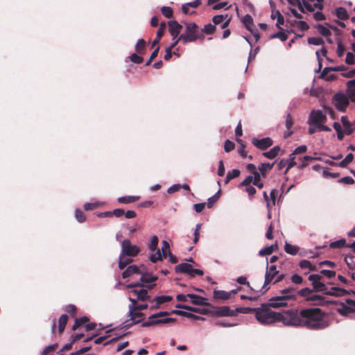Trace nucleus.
<instances>
[{
	"label": "nucleus",
	"instance_id": "obj_1",
	"mask_svg": "<svg viewBox=\"0 0 355 355\" xmlns=\"http://www.w3.org/2000/svg\"><path fill=\"white\" fill-rule=\"evenodd\" d=\"M302 327L310 329H322L329 326L323 312L319 308H311L300 311Z\"/></svg>",
	"mask_w": 355,
	"mask_h": 355
},
{
	"label": "nucleus",
	"instance_id": "obj_2",
	"mask_svg": "<svg viewBox=\"0 0 355 355\" xmlns=\"http://www.w3.org/2000/svg\"><path fill=\"white\" fill-rule=\"evenodd\" d=\"M254 313L257 322L262 325H272L279 320L280 313L271 309L268 303L262 304L259 307L248 309Z\"/></svg>",
	"mask_w": 355,
	"mask_h": 355
},
{
	"label": "nucleus",
	"instance_id": "obj_3",
	"mask_svg": "<svg viewBox=\"0 0 355 355\" xmlns=\"http://www.w3.org/2000/svg\"><path fill=\"white\" fill-rule=\"evenodd\" d=\"M308 279L311 282L313 287L316 291L323 292L329 295H339L343 291L342 289L337 287H331V291H327L326 285L321 282V277L319 275H310Z\"/></svg>",
	"mask_w": 355,
	"mask_h": 355
},
{
	"label": "nucleus",
	"instance_id": "obj_4",
	"mask_svg": "<svg viewBox=\"0 0 355 355\" xmlns=\"http://www.w3.org/2000/svg\"><path fill=\"white\" fill-rule=\"evenodd\" d=\"M185 32L179 36V40L184 44L191 42L198 39L197 25L195 23H187Z\"/></svg>",
	"mask_w": 355,
	"mask_h": 355
},
{
	"label": "nucleus",
	"instance_id": "obj_5",
	"mask_svg": "<svg viewBox=\"0 0 355 355\" xmlns=\"http://www.w3.org/2000/svg\"><path fill=\"white\" fill-rule=\"evenodd\" d=\"M141 275L140 281L135 283L130 284L126 286L127 288H135V287H145L151 289L154 286V282L157 279V277L154 275H151L147 273H140Z\"/></svg>",
	"mask_w": 355,
	"mask_h": 355
},
{
	"label": "nucleus",
	"instance_id": "obj_6",
	"mask_svg": "<svg viewBox=\"0 0 355 355\" xmlns=\"http://www.w3.org/2000/svg\"><path fill=\"white\" fill-rule=\"evenodd\" d=\"M278 322H282L285 326L302 327L300 313H289L286 315H283L280 313L279 320H278Z\"/></svg>",
	"mask_w": 355,
	"mask_h": 355
},
{
	"label": "nucleus",
	"instance_id": "obj_7",
	"mask_svg": "<svg viewBox=\"0 0 355 355\" xmlns=\"http://www.w3.org/2000/svg\"><path fill=\"white\" fill-rule=\"evenodd\" d=\"M121 253L130 257H136L140 252V248L137 245L132 244L128 239L122 241L121 242Z\"/></svg>",
	"mask_w": 355,
	"mask_h": 355
},
{
	"label": "nucleus",
	"instance_id": "obj_8",
	"mask_svg": "<svg viewBox=\"0 0 355 355\" xmlns=\"http://www.w3.org/2000/svg\"><path fill=\"white\" fill-rule=\"evenodd\" d=\"M278 273H279V271L277 270V268L275 265L268 266V263H266L265 280H264V284H263V286L262 288L263 291L262 292V293H264L269 289V288L267 287L268 284H269L270 282H272V281L273 280L275 277L277 276L278 275Z\"/></svg>",
	"mask_w": 355,
	"mask_h": 355
},
{
	"label": "nucleus",
	"instance_id": "obj_9",
	"mask_svg": "<svg viewBox=\"0 0 355 355\" xmlns=\"http://www.w3.org/2000/svg\"><path fill=\"white\" fill-rule=\"evenodd\" d=\"M338 313L343 316H347L355 311V301L352 300H347L345 302H342L336 308Z\"/></svg>",
	"mask_w": 355,
	"mask_h": 355
},
{
	"label": "nucleus",
	"instance_id": "obj_10",
	"mask_svg": "<svg viewBox=\"0 0 355 355\" xmlns=\"http://www.w3.org/2000/svg\"><path fill=\"white\" fill-rule=\"evenodd\" d=\"M175 321L174 318H165L160 319L158 316L155 314L150 315L148 318V320L145 322H143L141 326L143 327H148L154 325H158L161 324H167L169 322H173Z\"/></svg>",
	"mask_w": 355,
	"mask_h": 355
},
{
	"label": "nucleus",
	"instance_id": "obj_11",
	"mask_svg": "<svg viewBox=\"0 0 355 355\" xmlns=\"http://www.w3.org/2000/svg\"><path fill=\"white\" fill-rule=\"evenodd\" d=\"M349 98L343 93H338L334 95V105L339 111H344L349 105Z\"/></svg>",
	"mask_w": 355,
	"mask_h": 355
},
{
	"label": "nucleus",
	"instance_id": "obj_12",
	"mask_svg": "<svg viewBox=\"0 0 355 355\" xmlns=\"http://www.w3.org/2000/svg\"><path fill=\"white\" fill-rule=\"evenodd\" d=\"M326 119V114L323 112L319 110H313L309 115L308 123L309 125H317L320 123L324 122Z\"/></svg>",
	"mask_w": 355,
	"mask_h": 355
},
{
	"label": "nucleus",
	"instance_id": "obj_13",
	"mask_svg": "<svg viewBox=\"0 0 355 355\" xmlns=\"http://www.w3.org/2000/svg\"><path fill=\"white\" fill-rule=\"evenodd\" d=\"M241 309V308H237L235 310H231L229 306H223L217 307L215 310L214 314L218 317L235 316Z\"/></svg>",
	"mask_w": 355,
	"mask_h": 355
},
{
	"label": "nucleus",
	"instance_id": "obj_14",
	"mask_svg": "<svg viewBox=\"0 0 355 355\" xmlns=\"http://www.w3.org/2000/svg\"><path fill=\"white\" fill-rule=\"evenodd\" d=\"M324 0H303V5L306 11L313 12L315 9L322 10Z\"/></svg>",
	"mask_w": 355,
	"mask_h": 355
},
{
	"label": "nucleus",
	"instance_id": "obj_15",
	"mask_svg": "<svg viewBox=\"0 0 355 355\" xmlns=\"http://www.w3.org/2000/svg\"><path fill=\"white\" fill-rule=\"evenodd\" d=\"M252 143L254 146L261 150H265L272 144V141L270 137H265L261 139L252 138Z\"/></svg>",
	"mask_w": 355,
	"mask_h": 355
},
{
	"label": "nucleus",
	"instance_id": "obj_16",
	"mask_svg": "<svg viewBox=\"0 0 355 355\" xmlns=\"http://www.w3.org/2000/svg\"><path fill=\"white\" fill-rule=\"evenodd\" d=\"M268 304L271 308L277 309L286 306L287 301L282 295H278L270 299Z\"/></svg>",
	"mask_w": 355,
	"mask_h": 355
},
{
	"label": "nucleus",
	"instance_id": "obj_17",
	"mask_svg": "<svg viewBox=\"0 0 355 355\" xmlns=\"http://www.w3.org/2000/svg\"><path fill=\"white\" fill-rule=\"evenodd\" d=\"M182 26L176 21H170L168 22V31L173 37V40H175V38L179 37L178 35L182 30Z\"/></svg>",
	"mask_w": 355,
	"mask_h": 355
},
{
	"label": "nucleus",
	"instance_id": "obj_18",
	"mask_svg": "<svg viewBox=\"0 0 355 355\" xmlns=\"http://www.w3.org/2000/svg\"><path fill=\"white\" fill-rule=\"evenodd\" d=\"M138 287L131 288V293L134 294L137 297V300L141 301H145L148 300L149 296L148 295V291L144 289V287H141L140 289Z\"/></svg>",
	"mask_w": 355,
	"mask_h": 355
},
{
	"label": "nucleus",
	"instance_id": "obj_19",
	"mask_svg": "<svg viewBox=\"0 0 355 355\" xmlns=\"http://www.w3.org/2000/svg\"><path fill=\"white\" fill-rule=\"evenodd\" d=\"M166 253L162 252L161 249L157 248L155 252H149V259L153 263H156L159 261H162L163 258H165Z\"/></svg>",
	"mask_w": 355,
	"mask_h": 355
},
{
	"label": "nucleus",
	"instance_id": "obj_20",
	"mask_svg": "<svg viewBox=\"0 0 355 355\" xmlns=\"http://www.w3.org/2000/svg\"><path fill=\"white\" fill-rule=\"evenodd\" d=\"M346 95L353 102H355V79L347 83Z\"/></svg>",
	"mask_w": 355,
	"mask_h": 355
},
{
	"label": "nucleus",
	"instance_id": "obj_21",
	"mask_svg": "<svg viewBox=\"0 0 355 355\" xmlns=\"http://www.w3.org/2000/svg\"><path fill=\"white\" fill-rule=\"evenodd\" d=\"M192 266L187 263H182L175 266V270L176 272L188 274L192 277L191 270Z\"/></svg>",
	"mask_w": 355,
	"mask_h": 355
},
{
	"label": "nucleus",
	"instance_id": "obj_22",
	"mask_svg": "<svg viewBox=\"0 0 355 355\" xmlns=\"http://www.w3.org/2000/svg\"><path fill=\"white\" fill-rule=\"evenodd\" d=\"M189 298L193 304L196 305H207V299L196 294H188Z\"/></svg>",
	"mask_w": 355,
	"mask_h": 355
},
{
	"label": "nucleus",
	"instance_id": "obj_23",
	"mask_svg": "<svg viewBox=\"0 0 355 355\" xmlns=\"http://www.w3.org/2000/svg\"><path fill=\"white\" fill-rule=\"evenodd\" d=\"M340 121L344 127L343 130L345 131L347 135H349L354 131V128L352 127V124L348 121L346 116H341Z\"/></svg>",
	"mask_w": 355,
	"mask_h": 355
},
{
	"label": "nucleus",
	"instance_id": "obj_24",
	"mask_svg": "<svg viewBox=\"0 0 355 355\" xmlns=\"http://www.w3.org/2000/svg\"><path fill=\"white\" fill-rule=\"evenodd\" d=\"M227 17V15H219L214 16L212 19L214 26L223 23L221 25V28H223V29L225 28L228 26L229 21H230V19H227L225 21H224V20Z\"/></svg>",
	"mask_w": 355,
	"mask_h": 355
},
{
	"label": "nucleus",
	"instance_id": "obj_25",
	"mask_svg": "<svg viewBox=\"0 0 355 355\" xmlns=\"http://www.w3.org/2000/svg\"><path fill=\"white\" fill-rule=\"evenodd\" d=\"M132 259H131V257L121 253L119 257V268L121 270L124 269L128 264L132 263Z\"/></svg>",
	"mask_w": 355,
	"mask_h": 355
},
{
	"label": "nucleus",
	"instance_id": "obj_26",
	"mask_svg": "<svg viewBox=\"0 0 355 355\" xmlns=\"http://www.w3.org/2000/svg\"><path fill=\"white\" fill-rule=\"evenodd\" d=\"M139 273H141V271L139 270V267L137 266H130L122 272V277L125 279L132 274Z\"/></svg>",
	"mask_w": 355,
	"mask_h": 355
},
{
	"label": "nucleus",
	"instance_id": "obj_27",
	"mask_svg": "<svg viewBox=\"0 0 355 355\" xmlns=\"http://www.w3.org/2000/svg\"><path fill=\"white\" fill-rule=\"evenodd\" d=\"M128 315L132 324H137L142 320L143 313L138 310H133L131 313L128 312Z\"/></svg>",
	"mask_w": 355,
	"mask_h": 355
},
{
	"label": "nucleus",
	"instance_id": "obj_28",
	"mask_svg": "<svg viewBox=\"0 0 355 355\" xmlns=\"http://www.w3.org/2000/svg\"><path fill=\"white\" fill-rule=\"evenodd\" d=\"M214 297L216 300H227L230 298L228 291L223 290H214Z\"/></svg>",
	"mask_w": 355,
	"mask_h": 355
},
{
	"label": "nucleus",
	"instance_id": "obj_29",
	"mask_svg": "<svg viewBox=\"0 0 355 355\" xmlns=\"http://www.w3.org/2000/svg\"><path fill=\"white\" fill-rule=\"evenodd\" d=\"M286 301L290 299H293L295 296V291L294 288H288L281 291V295Z\"/></svg>",
	"mask_w": 355,
	"mask_h": 355
},
{
	"label": "nucleus",
	"instance_id": "obj_30",
	"mask_svg": "<svg viewBox=\"0 0 355 355\" xmlns=\"http://www.w3.org/2000/svg\"><path fill=\"white\" fill-rule=\"evenodd\" d=\"M284 250L287 254L291 255H296L299 251V248L297 245H294L288 242H285Z\"/></svg>",
	"mask_w": 355,
	"mask_h": 355
},
{
	"label": "nucleus",
	"instance_id": "obj_31",
	"mask_svg": "<svg viewBox=\"0 0 355 355\" xmlns=\"http://www.w3.org/2000/svg\"><path fill=\"white\" fill-rule=\"evenodd\" d=\"M139 197L136 196H127L118 198L117 200L121 204H129L139 200Z\"/></svg>",
	"mask_w": 355,
	"mask_h": 355
},
{
	"label": "nucleus",
	"instance_id": "obj_32",
	"mask_svg": "<svg viewBox=\"0 0 355 355\" xmlns=\"http://www.w3.org/2000/svg\"><path fill=\"white\" fill-rule=\"evenodd\" d=\"M278 194L277 189H272L270 192L269 201H268V209H271L275 205L276 197Z\"/></svg>",
	"mask_w": 355,
	"mask_h": 355
},
{
	"label": "nucleus",
	"instance_id": "obj_33",
	"mask_svg": "<svg viewBox=\"0 0 355 355\" xmlns=\"http://www.w3.org/2000/svg\"><path fill=\"white\" fill-rule=\"evenodd\" d=\"M279 150L280 148L278 146H276L270 150L263 153V155L268 159H273L278 155Z\"/></svg>",
	"mask_w": 355,
	"mask_h": 355
},
{
	"label": "nucleus",
	"instance_id": "obj_34",
	"mask_svg": "<svg viewBox=\"0 0 355 355\" xmlns=\"http://www.w3.org/2000/svg\"><path fill=\"white\" fill-rule=\"evenodd\" d=\"M288 33L282 28V30H279V32L271 35L270 38H279L281 41L284 42L288 39Z\"/></svg>",
	"mask_w": 355,
	"mask_h": 355
},
{
	"label": "nucleus",
	"instance_id": "obj_35",
	"mask_svg": "<svg viewBox=\"0 0 355 355\" xmlns=\"http://www.w3.org/2000/svg\"><path fill=\"white\" fill-rule=\"evenodd\" d=\"M89 322V319L86 316H83L79 319H76L75 323L72 327L73 330H75L76 329L85 325L86 327V324Z\"/></svg>",
	"mask_w": 355,
	"mask_h": 355
},
{
	"label": "nucleus",
	"instance_id": "obj_36",
	"mask_svg": "<svg viewBox=\"0 0 355 355\" xmlns=\"http://www.w3.org/2000/svg\"><path fill=\"white\" fill-rule=\"evenodd\" d=\"M68 316L66 314L62 315L58 320V330L59 332H62L64 330Z\"/></svg>",
	"mask_w": 355,
	"mask_h": 355
},
{
	"label": "nucleus",
	"instance_id": "obj_37",
	"mask_svg": "<svg viewBox=\"0 0 355 355\" xmlns=\"http://www.w3.org/2000/svg\"><path fill=\"white\" fill-rule=\"evenodd\" d=\"M295 159V155L292 153L291 154L289 155L288 159H284L286 163V166H287L286 169L285 171V173H286L290 168H291L296 164Z\"/></svg>",
	"mask_w": 355,
	"mask_h": 355
},
{
	"label": "nucleus",
	"instance_id": "obj_38",
	"mask_svg": "<svg viewBox=\"0 0 355 355\" xmlns=\"http://www.w3.org/2000/svg\"><path fill=\"white\" fill-rule=\"evenodd\" d=\"M158 241L159 240L157 236H152L150 243L148 244V248L150 252H155L157 250Z\"/></svg>",
	"mask_w": 355,
	"mask_h": 355
},
{
	"label": "nucleus",
	"instance_id": "obj_39",
	"mask_svg": "<svg viewBox=\"0 0 355 355\" xmlns=\"http://www.w3.org/2000/svg\"><path fill=\"white\" fill-rule=\"evenodd\" d=\"M299 266L302 269H308L310 271H313L315 270V268L314 266L311 264V263L306 259L302 260L299 263Z\"/></svg>",
	"mask_w": 355,
	"mask_h": 355
},
{
	"label": "nucleus",
	"instance_id": "obj_40",
	"mask_svg": "<svg viewBox=\"0 0 355 355\" xmlns=\"http://www.w3.org/2000/svg\"><path fill=\"white\" fill-rule=\"evenodd\" d=\"M274 165V163H262L259 166V171L260 173L265 175L267 171H270Z\"/></svg>",
	"mask_w": 355,
	"mask_h": 355
},
{
	"label": "nucleus",
	"instance_id": "obj_41",
	"mask_svg": "<svg viewBox=\"0 0 355 355\" xmlns=\"http://www.w3.org/2000/svg\"><path fill=\"white\" fill-rule=\"evenodd\" d=\"M243 23L249 31H252L253 26V19L250 15H246L243 19Z\"/></svg>",
	"mask_w": 355,
	"mask_h": 355
},
{
	"label": "nucleus",
	"instance_id": "obj_42",
	"mask_svg": "<svg viewBox=\"0 0 355 355\" xmlns=\"http://www.w3.org/2000/svg\"><path fill=\"white\" fill-rule=\"evenodd\" d=\"M103 205V202L99 201H94L92 202H85L83 205V208L85 210H92L98 207H100Z\"/></svg>",
	"mask_w": 355,
	"mask_h": 355
},
{
	"label": "nucleus",
	"instance_id": "obj_43",
	"mask_svg": "<svg viewBox=\"0 0 355 355\" xmlns=\"http://www.w3.org/2000/svg\"><path fill=\"white\" fill-rule=\"evenodd\" d=\"M336 15L339 19L343 20L347 19L348 18L347 10L342 7L338 8L336 10Z\"/></svg>",
	"mask_w": 355,
	"mask_h": 355
},
{
	"label": "nucleus",
	"instance_id": "obj_44",
	"mask_svg": "<svg viewBox=\"0 0 355 355\" xmlns=\"http://www.w3.org/2000/svg\"><path fill=\"white\" fill-rule=\"evenodd\" d=\"M240 174V171L238 169H233L227 173L225 178V182H228L230 180L238 177Z\"/></svg>",
	"mask_w": 355,
	"mask_h": 355
},
{
	"label": "nucleus",
	"instance_id": "obj_45",
	"mask_svg": "<svg viewBox=\"0 0 355 355\" xmlns=\"http://www.w3.org/2000/svg\"><path fill=\"white\" fill-rule=\"evenodd\" d=\"M156 38L153 40L152 43V48L156 46L159 42L164 34V28L162 26L159 27L156 33Z\"/></svg>",
	"mask_w": 355,
	"mask_h": 355
},
{
	"label": "nucleus",
	"instance_id": "obj_46",
	"mask_svg": "<svg viewBox=\"0 0 355 355\" xmlns=\"http://www.w3.org/2000/svg\"><path fill=\"white\" fill-rule=\"evenodd\" d=\"M173 297L170 295H162L155 297L153 301L158 302V304L161 305L165 302L171 301Z\"/></svg>",
	"mask_w": 355,
	"mask_h": 355
},
{
	"label": "nucleus",
	"instance_id": "obj_47",
	"mask_svg": "<svg viewBox=\"0 0 355 355\" xmlns=\"http://www.w3.org/2000/svg\"><path fill=\"white\" fill-rule=\"evenodd\" d=\"M308 42L310 44L319 46V45L323 44L324 41L321 37H309L308 39Z\"/></svg>",
	"mask_w": 355,
	"mask_h": 355
},
{
	"label": "nucleus",
	"instance_id": "obj_48",
	"mask_svg": "<svg viewBox=\"0 0 355 355\" xmlns=\"http://www.w3.org/2000/svg\"><path fill=\"white\" fill-rule=\"evenodd\" d=\"M346 243V241L344 239H341L340 240L334 241L330 243L331 248H339L345 246Z\"/></svg>",
	"mask_w": 355,
	"mask_h": 355
},
{
	"label": "nucleus",
	"instance_id": "obj_49",
	"mask_svg": "<svg viewBox=\"0 0 355 355\" xmlns=\"http://www.w3.org/2000/svg\"><path fill=\"white\" fill-rule=\"evenodd\" d=\"M202 224L198 223L196 225L195 230L193 231V243H197L199 241V236H200V229L201 228Z\"/></svg>",
	"mask_w": 355,
	"mask_h": 355
},
{
	"label": "nucleus",
	"instance_id": "obj_50",
	"mask_svg": "<svg viewBox=\"0 0 355 355\" xmlns=\"http://www.w3.org/2000/svg\"><path fill=\"white\" fill-rule=\"evenodd\" d=\"M284 24V19L281 12L279 10H277V23L276 26L279 29L282 30L281 27L282 25Z\"/></svg>",
	"mask_w": 355,
	"mask_h": 355
},
{
	"label": "nucleus",
	"instance_id": "obj_51",
	"mask_svg": "<svg viewBox=\"0 0 355 355\" xmlns=\"http://www.w3.org/2000/svg\"><path fill=\"white\" fill-rule=\"evenodd\" d=\"M317 30L320 32V33L324 36H328L331 34L329 30L326 26L319 24L316 26Z\"/></svg>",
	"mask_w": 355,
	"mask_h": 355
},
{
	"label": "nucleus",
	"instance_id": "obj_52",
	"mask_svg": "<svg viewBox=\"0 0 355 355\" xmlns=\"http://www.w3.org/2000/svg\"><path fill=\"white\" fill-rule=\"evenodd\" d=\"M219 193L220 190H218L216 194L208 198V202L206 204L209 208H211L213 205L218 200Z\"/></svg>",
	"mask_w": 355,
	"mask_h": 355
},
{
	"label": "nucleus",
	"instance_id": "obj_53",
	"mask_svg": "<svg viewBox=\"0 0 355 355\" xmlns=\"http://www.w3.org/2000/svg\"><path fill=\"white\" fill-rule=\"evenodd\" d=\"M288 2L293 5V6H295V5H297L299 8V9L300 10V11L302 12H304V10H306L304 5H303V0L301 1L300 0H287Z\"/></svg>",
	"mask_w": 355,
	"mask_h": 355
},
{
	"label": "nucleus",
	"instance_id": "obj_54",
	"mask_svg": "<svg viewBox=\"0 0 355 355\" xmlns=\"http://www.w3.org/2000/svg\"><path fill=\"white\" fill-rule=\"evenodd\" d=\"M161 11L163 15H164L166 18H171L173 15V10L170 7L163 6L161 8Z\"/></svg>",
	"mask_w": 355,
	"mask_h": 355
},
{
	"label": "nucleus",
	"instance_id": "obj_55",
	"mask_svg": "<svg viewBox=\"0 0 355 355\" xmlns=\"http://www.w3.org/2000/svg\"><path fill=\"white\" fill-rule=\"evenodd\" d=\"M202 31L206 34H212L215 31V26L211 24H207L202 29Z\"/></svg>",
	"mask_w": 355,
	"mask_h": 355
},
{
	"label": "nucleus",
	"instance_id": "obj_56",
	"mask_svg": "<svg viewBox=\"0 0 355 355\" xmlns=\"http://www.w3.org/2000/svg\"><path fill=\"white\" fill-rule=\"evenodd\" d=\"M234 147H235L234 143L231 141L230 140L227 139L225 141L224 150L225 152H227V153L230 152L231 150H232L234 148Z\"/></svg>",
	"mask_w": 355,
	"mask_h": 355
},
{
	"label": "nucleus",
	"instance_id": "obj_57",
	"mask_svg": "<svg viewBox=\"0 0 355 355\" xmlns=\"http://www.w3.org/2000/svg\"><path fill=\"white\" fill-rule=\"evenodd\" d=\"M75 218L79 223L84 222L85 219L83 211L78 209H76L75 211Z\"/></svg>",
	"mask_w": 355,
	"mask_h": 355
},
{
	"label": "nucleus",
	"instance_id": "obj_58",
	"mask_svg": "<svg viewBox=\"0 0 355 355\" xmlns=\"http://www.w3.org/2000/svg\"><path fill=\"white\" fill-rule=\"evenodd\" d=\"M130 60L131 62L136 63V64H140L143 61V58L138 55L137 53H132L130 56Z\"/></svg>",
	"mask_w": 355,
	"mask_h": 355
},
{
	"label": "nucleus",
	"instance_id": "obj_59",
	"mask_svg": "<svg viewBox=\"0 0 355 355\" xmlns=\"http://www.w3.org/2000/svg\"><path fill=\"white\" fill-rule=\"evenodd\" d=\"M345 62L348 64H352L355 63V56L351 53L348 52L346 55Z\"/></svg>",
	"mask_w": 355,
	"mask_h": 355
},
{
	"label": "nucleus",
	"instance_id": "obj_60",
	"mask_svg": "<svg viewBox=\"0 0 355 355\" xmlns=\"http://www.w3.org/2000/svg\"><path fill=\"white\" fill-rule=\"evenodd\" d=\"M146 46V42L143 39H139L136 45L135 50L137 52H139L141 50L144 49Z\"/></svg>",
	"mask_w": 355,
	"mask_h": 355
},
{
	"label": "nucleus",
	"instance_id": "obj_61",
	"mask_svg": "<svg viewBox=\"0 0 355 355\" xmlns=\"http://www.w3.org/2000/svg\"><path fill=\"white\" fill-rule=\"evenodd\" d=\"M309 300L316 303L321 304L323 302V298L319 295L311 294Z\"/></svg>",
	"mask_w": 355,
	"mask_h": 355
},
{
	"label": "nucleus",
	"instance_id": "obj_62",
	"mask_svg": "<svg viewBox=\"0 0 355 355\" xmlns=\"http://www.w3.org/2000/svg\"><path fill=\"white\" fill-rule=\"evenodd\" d=\"M311 293L312 292H311V289H309L308 288H302V289H301L300 291H298V293L301 296L306 297H307V299L309 298Z\"/></svg>",
	"mask_w": 355,
	"mask_h": 355
},
{
	"label": "nucleus",
	"instance_id": "obj_63",
	"mask_svg": "<svg viewBox=\"0 0 355 355\" xmlns=\"http://www.w3.org/2000/svg\"><path fill=\"white\" fill-rule=\"evenodd\" d=\"M320 273L327 278H331L336 276V272L330 270H322Z\"/></svg>",
	"mask_w": 355,
	"mask_h": 355
},
{
	"label": "nucleus",
	"instance_id": "obj_64",
	"mask_svg": "<svg viewBox=\"0 0 355 355\" xmlns=\"http://www.w3.org/2000/svg\"><path fill=\"white\" fill-rule=\"evenodd\" d=\"M296 25L300 31H306L309 28V25L304 21H296Z\"/></svg>",
	"mask_w": 355,
	"mask_h": 355
}]
</instances>
